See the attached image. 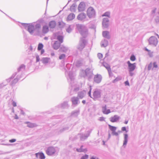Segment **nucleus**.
<instances>
[{
  "mask_svg": "<svg viewBox=\"0 0 159 159\" xmlns=\"http://www.w3.org/2000/svg\"><path fill=\"white\" fill-rule=\"evenodd\" d=\"M25 65L22 64L17 69V72H15L12 75V76L9 79L7 80V82H9L11 81L12 79L14 78L15 76L17 75L16 78H15L11 82V85L12 86L14 85L20 79L21 76L20 75L21 74L20 71L22 70H24L25 69Z\"/></svg>",
  "mask_w": 159,
  "mask_h": 159,
  "instance_id": "1",
  "label": "nucleus"
},
{
  "mask_svg": "<svg viewBox=\"0 0 159 159\" xmlns=\"http://www.w3.org/2000/svg\"><path fill=\"white\" fill-rule=\"evenodd\" d=\"M76 29L84 37H86L88 34L87 28L84 25L78 24L76 25Z\"/></svg>",
  "mask_w": 159,
  "mask_h": 159,
  "instance_id": "2",
  "label": "nucleus"
},
{
  "mask_svg": "<svg viewBox=\"0 0 159 159\" xmlns=\"http://www.w3.org/2000/svg\"><path fill=\"white\" fill-rule=\"evenodd\" d=\"M83 72L85 73L84 75H82L83 77H85L87 76L89 80L92 78L93 74L92 71L89 68H87L84 71L83 70Z\"/></svg>",
  "mask_w": 159,
  "mask_h": 159,
  "instance_id": "3",
  "label": "nucleus"
},
{
  "mask_svg": "<svg viewBox=\"0 0 159 159\" xmlns=\"http://www.w3.org/2000/svg\"><path fill=\"white\" fill-rule=\"evenodd\" d=\"M87 15L89 18H94L96 16V12L92 7L88 8L87 11Z\"/></svg>",
  "mask_w": 159,
  "mask_h": 159,
  "instance_id": "4",
  "label": "nucleus"
},
{
  "mask_svg": "<svg viewBox=\"0 0 159 159\" xmlns=\"http://www.w3.org/2000/svg\"><path fill=\"white\" fill-rule=\"evenodd\" d=\"M101 91L98 89H96L94 91L92 98L94 100H98L101 98Z\"/></svg>",
  "mask_w": 159,
  "mask_h": 159,
  "instance_id": "5",
  "label": "nucleus"
},
{
  "mask_svg": "<svg viewBox=\"0 0 159 159\" xmlns=\"http://www.w3.org/2000/svg\"><path fill=\"white\" fill-rule=\"evenodd\" d=\"M85 38L83 37L80 38L79 45L77 47V48L80 51H81L83 49L86 44L87 41L85 39Z\"/></svg>",
  "mask_w": 159,
  "mask_h": 159,
  "instance_id": "6",
  "label": "nucleus"
},
{
  "mask_svg": "<svg viewBox=\"0 0 159 159\" xmlns=\"http://www.w3.org/2000/svg\"><path fill=\"white\" fill-rule=\"evenodd\" d=\"M149 44L156 46L158 43V39L154 36H151L148 39Z\"/></svg>",
  "mask_w": 159,
  "mask_h": 159,
  "instance_id": "7",
  "label": "nucleus"
},
{
  "mask_svg": "<svg viewBox=\"0 0 159 159\" xmlns=\"http://www.w3.org/2000/svg\"><path fill=\"white\" fill-rule=\"evenodd\" d=\"M108 126L109 128L112 132L111 134L112 135L118 136V133H120L121 132V131L120 130L118 131V132H116V130L117 128L116 127L111 125H108Z\"/></svg>",
  "mask_w": 159,
  "mask_h": 159,
  "instance_id": "8",
  "label": "nucleus"
},
{
  "mask_svg": "<svg viewBox=\"0 0 159 159\" xmlns=\"http://www.w3.org/2000/svg\"><path fill=\"white\" fill-rule=\"evenodd\" d=\"M92 131V129H91L90 130L87 132V134L85 135L84 134H79L80 135V139L81 141H84L85 139H87L88 137L90 135V133Z\"/></svg>",
  "mask_w": 159,
  "mask_h": 159,
  "instance_id": "9",
  "label": "nucleus"
},
{
  "mask_svg": "<svg viewBox=\"0 0 159 159\" xmlns=\"http://www.w3.org/2000/svg\"><path fill=\"white\" fill-rule=\"evenodd\" d=\"M56 149L53 147H49L46 150L47 154L48 155L51 156L55 153Z\"/></svg>",
  "mask_w": 159,
  "mask_h": 159,
  "instance_id": "10",
  "label": "nucleus"
},
{
  "mask_svg": "<svg viewBox=\"0 0 159 159\" xmlns=\"http://www.w3.org/2000/svg\"><path fill=\"white\" fill-rule=\"evenodd\" d=\"M128 65V69L129 71H133L135 69L136 67V64L134 63L133 64L130 63L129 61L127 62Z\"/></svg>",
  "mask_w": 159,
  "mask_h": 159,
  "instance_id": "11",
  "label": "nucleus"
},
{
  "mask_svg": "<svg viewBox=\"0 0 159 159\" xmlns=\"http://www.w3.org/2000/svg\"><path fill=\"white\" fill-rule=\"evenodd\" d=\"M109 20L107 18H104L103 19L102 21V25L104 28H107L109 26Z\"/></svg>",
  "mask_w": 159,
  "mask_h": 159,
  "instance_id": "12",
  "label": "nucleus"
},
{
  "mask_svg": "<svg viewBox=\"0 0 159 159\" xmlns=\"http://www.w3.org/2000/svg\"><path fill=\"white\" fill-rule=\"evenodd\" d=\"M71 101L72 102V104L74 105L75 106H77L80 102L78 97H75L71 98Z\"/></svg>",
  "mask_w": 159,
  "mask_h": 159,
  "instance_id": "13",
  "label": "nucleus"
},
{
  "mask_svg": "<svg viewBox=\"0 0 159 159\" xmlns=\"http://www.w3.org/2000/svg\"><path fill=\"white\" fill-rule=\"evenodd\" d=\"M86 17V14L84 12L79 14L77 16V19L79 20L84 21Z\"/></svg>",
  "mask_w": 159,
  "mask_h": 159,
  "instance_id": "14",
  "label": "nucleus"
},
{
  "mask_svg": "<svg viewBox=\"0 0 159 159\" xmlns=\"http://www.w3.org/2000/svg\"><path fill=\"white\" fill-rule=\"evenodd\" d=\"M102 79V76L101 75L97 74L95 75L94 77V81L98 84L101 81Z\"/></svg>",
  "mask_w": 159,
  "mask_h": 159,
  "instance_id": "15",
  "label": "nucleus"
},
{
  "mask_svg": "<svg viewBox=\"0 0 159 159\" xmlns=\"http://www.w3.org/2000/svg\"><path fill=\"white\" fill-rule=\"evenodd\" d=\"M85 4L84 2H81L78 7L79 11L81 12L84 11L85 10Z\"/></svg>",
  "mask_w": 159,
  "mask_h": 159,
  "instance_id": "16",
  "label": "nucleus"
},
{
  "mask_svg": "<svg viewBox=\"0 0 159 159\" xmlns=\"http://www.w3.org/2000/svg\"><path fill=\"white\" fill-rule=\"evenodd\" d=\"M120 119V117L117 115H115L114 116L110 118V120L112 122H117Z\"/></svg>",
  "mask_w": 159,
  "mask_h": 159,
  "instance_id": "17",
  "label": "nucleus"
},
{
  "mask_svg": "<svg viewBox=\"0 0 159 159\" xmlns=\"http://www.w3.org/2000/svg\"><path fill=\"white\" fill-rule=\"evenodd\" d=\"M34 30V26L32 24H29L28 26L27 30L31 34H33Z\"/></svg>",
  "mask_w": 159,
  "mask_h": 159,
  "instance_id": "18",
  "label": "nucleus"
},
{
  "mask_svg": "<svg viewBox=\"0 0 159 159\" xmlns=\"http://www.w3.org/2000/svg\"><path fill=\"white\" fill-rule=\"evenodd\" d=\"M86 92L85 91L79 92L78 93L77 97L79 98L82 99L86 95Z\"/></svg>",
  "mask_w": 159,
  "mask_h": 159,
  "instance_id": "19",
  "label": "nucleus"
},
{
  "mask_svg": "<svg viewBox=\"0 0 159 159\" xmlns=\"http://www.w3.org/2000/svg\"><path fill=\"white\" fill-rule=\"evenodd\" d=\"M59 107L61 108H68L69 107V105L68 103L67 102H64L63 103L59 105Z\"/></svg>",
  "mask_w": 159,
  "mask_h": 159,
  "instance_id": "20",
  "label": "nucleus"
},
{
  "mask_svg": "<svg viewBox=\"0 0 159 159\" xmlns=\"http://www.w3.org/2000/svg\"><path fill=\"white\" fill-rule=\"evenodd\" d=\"M124 140L123 141V146L124 148H125L126 147L127 144V142L128 141V135L127 134H124Z\"/></svg>",
  "mask_w": 159,
  "mask_h": 159,
  "instance_id": "21",
  "label": "nucleus"
},
{
  "mask_svg": "<svg viewBox=\"0 0 159 159\" xmlns=\"http://www.w3.org/2000/svg\"><path fill=\"white\" fill-rule=\"evenodd\" d=\"M102 35L103 36L107 39H109L110 38V33L108 31H103L102 33Z\"/></svg>",
  "mask_w": 159,
  "mask_h": 159,
  "instance_id": "22",
  "label": "nucleus"
},
{
  "mask_svg": "<svg viewBox=\"0 0 159 159\" xmlns=\"http://www.w3.org/2000/svg\"><path fill=\"white\" fill-rule=\"evenodd\" d=\"M61 44L58 41H56L55 42L53 45V47L54 49L57 50L61 46Z\"/></svg>",
  "mask_w": 159,
  "mask_h": 159,
  "instance_id": "23",
  "label": "nucleus"
},
{
  "mask_svg": "<svg viewBox=\"0 0 159 159\" xmlns=\"http://www.w3.org/2000/svg\"><path fill=\"white\" fill-rule=\"evenodd\" d=\"M101 47H106L108 45V42L107 40L104 39L101 41Z\"/></svg>",
  "mask_w": 159,
  "mask_h": 159,
  "instance_id": "24",
  "label": "nucleus"
},
{
  "mask_svg": "<svg viewBox=\"0 0 159 159\" xmlns=\"http://www.w3.org/2000/svg\"><path fill=\"white\" fill-rule=\"evenodd\" d=\"M79 110H75L71 112V116L74 117H76L79 115Z\"/></svg>",
  "mask_w": 159,
  "mask_h": 159,
  "instance_id": "25",
  "label": "nucleus"
},
{
  "mask_svg": "<svg viewBox=\"0 0 159 159\" xmlns=\"http://www.w3.org/2000/svg\"><path fill=\"white\" fill-rule=\"evenodd\" d=\"M48 25L50 28H54L56 26V22L54 20L51 21L49 22Z\"/></svg>",
  "mask_w": 159,
  "mask_h": 159,
  "instance_id": "26",
  "label": "nucleus"
},
{
  "mask_svg": "<svg viewBox=\"0 0 159 159\" xmlns=\"http://www.w3.org/2000/svg\"><path fill=\"white\" fill-rule=\"evenodd\" d=\"M69 49L67 47H65L63 45H61L60 48V50L63 52H66Z\"/></svg>",
  "mask_w": 159,
  "mask_h": 159,
  "instance_id": "27",
  "label": "nucleus"
},
{
  "mask_svg": "<svg viewBox=\"0 0 159 159\" xmlns=\"http://www.w3.org/2000/svg\"><path fill=\"white\" fill-rule=\"evenodd\" d=\"M50 60V58L48 57H43L42 58L41 61L44 64L48 63Z\"/></svg>",
  "mask_w": 159,
  "mask_h": 159,
  "instance_id": "28",
  "label": "nucleus"
},
{
  "mask_svg": "<svg viewBox=\"0 0 159 159\" xmlns=\"http://www.w3.org/2000/svg\"><path fill=\"white\" fill-rule=\"evenodd\" d=\"M75 15L73 13H70L68 16L67 18V20H71L75 18Z\"/></svg>",
  "mask_w": 159,
  "mask_h": 159,
  "instance_id": "29",
  "label": "nucleus"
},
{
  "mask_svg": "<svg viewBox=\"0 0 159 159\" xmlns=\"http://www.w3.org/2000/svg\"><path fill=\"white\" fill-rule=\"evenodd\" d=\"M49 30L48 27L47 25H45L43 26L42 32L43 34L47 33Z\"/></svg>",
  "mask_w": 159,
  "mask_h": 159,
  "instance_id": "30",
  "label": "nucleus"
},
{
  "mask_svg": "<svg viewBox=\"0 0 159 159\" xmlns=\"http://www.w3.org/2000/svg\"><path fill=\"white\" fill-rule=\"evenodd\" d=\"M26 124H27V127L29 128H33L36 126V125L35 124L31 123L29 122H27Z\"/></svg>",
  "mask_w": 159,
  "mask_h": 159,
  "instance_id": "31",
  "label": "nucleus"
},
{
  "mask_svg": "<svg viewBox=\"0 0 159 159\" xmlns=\"http://www.w3.org/2000/svg\"><path fill=\"white\" fill-rule=\"evenodd\" d=\"M76 5V3H73L70 7V10L71 12H75V7Z\"/></svg>",
  "mask_w": 159,
  "mask_h": 159,
  "instance_id": "32",
  "label": "nucleus"
},
{
  "mask_svg": "<svg viewBox=\"0 0 159 159\" xmlns=\"http://www.w3.org/2000/svg\"><path fill=\"white\" fill-rule=\"evenodd\" d=\"M41 27V25L40 24H37L34 26V30H37V31H39Z\"/></svg>",
  "mask_w": 159,
  "mask_h": 159,
  "instance_id": "33",
  "label": "nucleus"
},
{
  "mask_svg": "<svg viewBox=\"0 0 159 159\" xmlns=\"http://www.w3.org/2000/svg\"><path fill=\"white\" fill-rule=\"evenodd\" d=\"M63 37L61 35H58L57 37V39L59 41V42L61 43L63 42Z\"/></svg>",
  "mask_w": 159,
  "mask_h": 159,
  "instance_id": "34",
  "label": "nucleus"
},
{
  "mask_svg": "<svg viewBox=\"0 0 159 159\" xmlns=\"http://www.w3.org/2000/svg\"><path fill=\"white\" fill-rule=\"evenodd\" d=\"M102 16H107L109 18H110V12L109 11H107L102 15Z\"/></svg>",
  "mask_w": 159,
  "mask_h": 159,
  "instance_id": "35",
  "label": "nucleus"
},
{
  "mask_svg": "<svg viewBox=\"0 0 159 159\" xmlns=\"http://www.w3.org/2000/svg\"><path fill=\"white\" fill-rule=\"evenodd\" d=\"M68 77L71 81L74 79V76L72 72H70L68 74Z\"/></svg>",
  "mask_w": 159,
  "mask_h": 159,
  "instance_id": "36",
  "label": "nucleus"
},
{
  "mask_svg": "<svg viewBox=\"0 0 159 159\" xmlns=\"http://www.w3.org/2000/svg\"><path fill=\"white\" fill-rule=\"evenodd\" d=\"M43 45L42 43H39L38 44V50L39 51H40L42 49H43Z\"/></svg>",
  "mask_w": 159,
  "mask_h": 159,
  "instance_id": "37",
  "label": "nucleus"
},
{
  "mask_svg": "<svg viewBox=\"0 0 159 159\" xmlns=\"http://www.w3.org/2000/svg\"><path fill=\"white\" fill-rule=\"evenodd\" d=\"M45 158V156L43 152H39V158H40V159H44Z\"/></svg>",
  "mask_w": 159,
  "mask_h": 159,
  "instance_id": "38",
  "label": "nucleus"
},
{
  "mask_svg": "<svg viewBox=\"0 0 159 159\" xmlns=\"http://www.w3.org/2000/svg\"><path fill=\"white\" fill-rule=\"evenodd\" d=\"M152 63L151 62L148 65V70H150L152 68Z\"/></svg>",
  "mask_w": 159,
  "mask_h": 159,
  "instance_id": "39",
  "label": "nucleus"
},
{
  "mask_svg": "<svg viewBox=\"0 0 159 159\" xmlns=\"http://www.w3.org/2000/svg\"><path fill=\"white\" fill-rule=\"evenodd\" d=\"M68 129V127H66L64 128H63L62 129H61L58 132V134H60L61 133V132H63L64 131L67 130Z\"/></svg>",
  "mask_w": 159,
  "mask_h": 159,
  "instance_id": "40",
  "label": "nucleus"
},
{
  "mask_svg": "<svg viewBox=\"0 0 159 159\" xmlns=\"http://www.w3.org/2000/svg\"><path fill=\"white\" fill-rule=\"evenodd\" d=\"M82 65V63L80 61H77L76 62V65L77 66H80Z\"/></svg>",
  "mask_w": 159,
  "mask_h": 159,
  "instance_id": "41",
  "label": "nucleus"
},
{
  "mask_svg": "<svg viewBox=\"0 0 159 159\" xmlns=\"http://www.w3.org/2000/svg\"><path fill=\"white\" fill-rule=\"evenodd\" d=\"M72 30V29L70 28V26H69L66 29V31L68 33H70Z\"/></svg>",
  "mask_w": 159,
  "mask_h": 159,
  "instance_id": "42",
  "label": "nucleus"
},
{
  "mask_svg": "<svg viewBox=\"0 0 159 159\" xmlns=\"http://www.w3.org/2000/svg\"><path fill=\"white\" fill-rule=\"evenodd\" d=\"M102 111L103 113H105V112L107 110V106L106 105H105L104 106H102Z\"/></svg>",
  "mask_w": 159,
  "mask_h": 159,
  "instance_id": "43",
  "label": "nucleus"
},
{
  "mask_svg": "<svg viewBox=\"0 0 159 159\" xmlns=\"http://www.w3.org/2000/svg\"><path fill=\"white\" fill-rule=\"evenodd\" d=\"M103 66H105L106 69H107V70H109V68L110 69H111L110 66L107 63H104L103 64Z\"/></svg>",
  "mask_w": 159,
  "mask_h": 159,
  "instance_id": "44",
  "label": "nucleus"
},
{
  "mask_svg": "<svg viewBox=\"0 0 159 159\" xmlns=\"http://www.w3.org/2000/svg\"><path fill=\"white\" fill-rule=\"evenodd\" d=\"M66 57V55L64 54H61L59 57V59H64Z\"/></svg>",
  "mask_w": 159,
  "mask_h": 159,
  "instance_id": "45",
  "label": "nucleus"
},
{
  "mask_svg": "<svg viewBox=\"0 0 159 159\" xmlns=\"http://www.w3.org/2000/svg\"><path fill=\"white\" fill-rule=\"evenodd\" d=\"M89 87H90V89H89V92H88V94L89 96L91 98H92V96L91 95V90H92L91 86H90Z\"/></svg>",
  "mask_w": 159,
  "mask_h": 159,
  "instance_id": "46",
  "label": "nucleus"
},
{
  "mask_svg": "<svg viewBox=\"0 0 159 159\" xmlns=\"http://www.w3.org/2000/svg\"><path fill=\"white\" fill-rule=\"evenodd\" d=\"M89 157L88 155L85 154L84 156H82L81 159H88Z\"/></svg>",
  "mask_w": 159,
  "mask_h": 159,
  "instance_id": "47",
  "label": "nucleus"
},
{
  "mask_svg": "<svg viewBox=\"0 0 159 159\" xmlns=\"http://www.w3.org/2000/svg\"><path fill=\"white\" fill-rule=\"evenodd\" d=\"M130 59L132 61H134L136 59L135 56L133 55H132L130 57Z\"/></svg>",
  "mask_w": 159,
  "mask_h": 159,
  "instance_id": "48",
  "label": "nucleus"
},
{
  "mask_svg": "<svg viewBox=\"0 0 159 159\" xmlns=\"http://www.w3.org/2000/svg\"><path fill=\"white\" fill-rule=\"evenodd\" d=\"M154 20L157 23H159V16H156L154 19Z\"/></svg>",
  "mask_w": 159,
  "mask_h": 159,
  "instance_id": "49",
  "label": "nucleus"
},
{
  "mask_svg": "<svg viewBox=\"0 0 159 159\" xmlns=\"http://www.w3.org/2000/svg\"><path fill=\"white\" fill-rule=\"evenodd\" d=\"M76 151L78 152H86V150H81V149L80 148H77L76 149Z\"/></svg>",
  "mask_w": 159,
  "mask_h": 159,
  "instance_id": "50",
  "label": "nucleus"
},
{
  "mask_svg": "<svg viewBox=\"0 0 159 159\" xmlns=\"http://www.w3.org/2000/svg\"><path fill=\"white\" fill-rule=\"evenodd\" d=\"M153 52H152L151 51L150 52H148V55L150 57H153Z\"/></svg>",
  "mask_w": 159,
  "mask_h": 159,
  "instance_id": "51",
  "label": "nucleus"
},
{
  "mask_svg": "<svg viewBox=\"0 0 159 159\" xmlns=\"http://www.w3.org/2000/svg\"><path fill=\"white\" fill-rule=\"evenodd\" d=\"M103 57L102 54L101 53H99L98 54V57L99 59H101Z\"/></svg>",
  "mask_w": 159,
  "mask_h": 159,
  "instance_id": "52",
  "label": "nucleus"
},
{
  "mask_svg": "<svg viewBox=\"0 0 159 159\" xmlns=\"http://www.w3.org/2000/svg\"><path fill=\"white\" fill-rule=\"evenodd\" d=\"M120 79L119 78L117 77L115 79L113 80L112 82L113 83H115L119 80H120Z\"/></svg>",
  "mask_w": 159,
  "mask_h": 159,
  "instance_id": "53",
  "label": "nucleus"
},
{
  "mask_svg": "<svg viewBox=\"0 0 159 159\" xmlns=\"http://www.w3.org/2000/svg\"><path fill=\"white\" fill-rule=\"evenodd\" d=\"M109 70H108V72L109 75L110 76H112V73L111 72V69H110L109 68Z\"/></svg>",
  "mask_w": 159,
  "mask_h": 159,
  "instance_id": "54",
  "label": "nucleus"
},
{
  "mask_svg": "<svg viewBox=\"0 0 159 159\" xmlns=\"http://www.w3.org/2000/svg\"><path fill=\"white\" fill-rule=\"evenodd\" d=\"M22 25L24 27L25 29L26 27H28V26L29 25L28 24L24 23H21Z\"/></svg>",
  "mask_w": 159,
  "mask_h": 159,
  "instance_id": "55",
  "label": "nucleus"
},
{
  "mask_svg": "<svg viewBox=\"0 0 159 159\" xmlns=\"http://www.w3.org/2000/svg\"><path fill=\"white\" fill-rule=\"evenodd\" d=\"M152 65H153V68H157L158 67V66L157 64V62H154L152 64Z\"/></svg>",
  "mask_w": 159,
  "mask_h": 159,
  "instance_id": "56",
  "label": "nucleus"
},
{
  "mask_svg": "<svg viewBox=\"0 0 159 159\" xmlns=\"http://www.w3.org/2000/svg\"><path fill=\"white\" fill-rule=\"evenodd\" d=\"M36 62H38L40 61V58L39 56L38 55H37L36 56Z\"/></svg>",
  "mask_w": 159,
  "mask_h": 159,
  "instance_id": "57",
  "label": "nucleus"
},
{
  "mask_svg": "<svg viewBox=\"0 0 159 159\" xmlns=\"http://www.w3.org/2000/svg\"><path fill=\"white\" fill-rule=\"evenodd\" d=\"M111 112L110 110V109L106 110V111L105 112L104 114H108Z\"/></svg>",
  "mask_w": 159,
  "mask_h": 159,
  "instance_id": "58",
  "label": "nucleus"
},
{
  "mask_svg": "<svg viewBox=\"0 0 159 159\" xmlns=\"http://www.w3.org/2000/svg\"><path fill=\"white\" fill-rule=\"evenodd\" d=\"M90 159H99V158L98 157L93 156L90 157Z\"/></svg>",
  "mask_w": 159,
  "mask_h": 159,
  "instance_id": "59",
  "label": "nucleus"
},
{
  "mask_svg": "<svg viewBox=\"0 0 159 159\" xmlns=\"http://www.w3.org/2000/svg\"><path fill=\"white\" fill-rule=\"evenodd\" d=\"M105 118L103 117H101L99 118L98 120L100 121H104Z\"/></svg>",
  "mask_w": 159,
  "mask_h": 159,
  "instance_id": "60",
  "label": "nucleus"
},
{
  "mask_svg": "<svg viewBox=\"0 0 159 159\" xmlns=\"http://www.w3.org/2000/svg\"><path fill=\"white\" fill-rule=\"evenodd\" d=\"M121 130L122 131H126V132H128V131L126 130V128L125 127H123L121 128Z\"/></svg>",
  "mask_w": 159,
  "mask_h": 159,
  "instance_id": "61",
  "label": "nucleus"
},
{
  "mask_svg": "<svg viewBox=\"0 0 159 159\" xmlns=\"http://www.w3.org/2000/svg\"><path fill=\"white\" fill-rule=\"evenodd\" d=\"M16 140L15 139H11L10 140H9V142L10 143H14L16 141Z\"/></svg>",
  "mask_w": 159,
  "mask_h": 159,
  "instance_id": "62",
  "label": "nucleus"
},
{
  "mask_svg": "<svg viewBox=\"0 0 159 159\" xmlns=\"http://www.w3.org/2000/svg\"><path fill=\"white\" fill-rule=\"evenodd\" d=\"M12 105L14 107H16L17 106L16 102L14 101H12Z\"/></svg>",
  "mask_w": 159,
  "mask_h": 159,
  "instance_id": "63",
  "label": "nucleus"
},
{
  "mask_svg": "<svg viewBox=\"0 0 159 159\" xmlns=\"http://www.w3.org/2000/svg\"><path fill=\"white\" fill-rule=\"evenodd\" d=\"M125 85H128L129 86V81H126L125 82Z\"/></svg>",
  "mask_w": 159,
  "mask_h": 159,
  "instance_id": "64",
  "label": "nucleus"
}]
</instances>
